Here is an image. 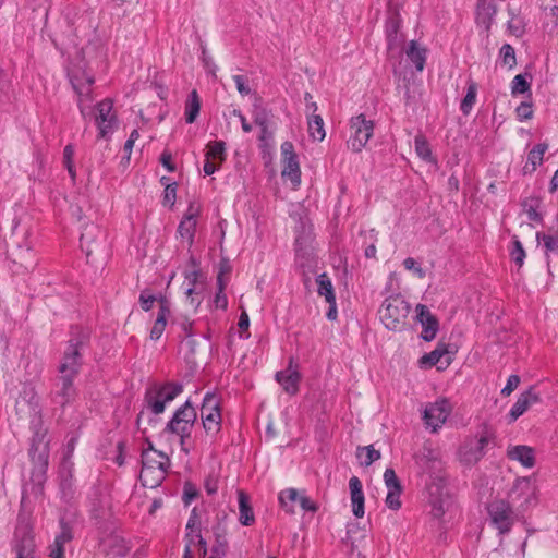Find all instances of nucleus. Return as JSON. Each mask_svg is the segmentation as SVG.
I'll list each match as a JSON object with an SVG mask.
<instances>
[{
	"label": "nucleus",
	"instance_id": "nucleus-44",
	"mask_svg": "<svg viewBox=\"0 0 558 558\" xmlns=\"http://www.w3.org/2000/svg\"><path fill=\"white\" fill-rule=\"evenodd\" d=\"M154 453H156L162 460L158 462V472L156 478L150 483L151 488L159 486L162 483V481L166 478V474L171 464L169 457L165 452L156 449Z\"/></svg>",
	"mask_w": 558,
	"mask_h": 558
},
{
	"label": "nucleus",
	"instance_id": "nucleus-33",
	"mask_svg": "<svg viewBox=\"0 0 558 558\" xmlns=\"http://www.w3.org/2000/svg\"><path fill=\"white\" fill-rule=\"evenodd\" d=\"M19 533V531L15 533L16 543L14 545L16 558H36L33 536L27 531H23L22 536Z\"/></svg>",
	"mask_w": 558,
	"mask_h": 558
},
{
	"label": "nucleus",
	"instance_id": "nucleus-27",
	"mask_svg": "<svg viewBox=\"0 0 558 558\" xmlns=\"http://www.w3.org/2000/svg\"><path fill=\"white\" fill-rule=\"evenodd\" d=\"M105 551L112 558H124L131 550L130 543L120 535L110 534L102 541Z\"/></svg>",
	"mask_w": 558,
	"mask_h": 558
},
{
	"label": "nucleus",
	"instance_id": "nucleus-56",
	"mask_svg": "<svg viewBox=\"0 0 558 558\" xmlns=\"http://www.w3.org/2000/svg\"><path fill=\"white\" fill-rule=\"evenodd\" d=\"M403 266L407 270L411 271L415 277L417 278H424L425 271L424 269L418 265V263L412 258L408 257L403 260Z\"/></svg>",
	"mask_w": 558,
	"mask_h": 558
},
{
	"label": "nucleus",
	"instance_id": "nucleus-51",
	"mask_svg": "<svg viewBox=\"0 0 558 558\" xmlns=\"http://www.w3.org/2000/svg\"><path fill=\"white\" fill-rule=\"evenodd\" d=\"M499 54L504 66L512 69L515 65L517 60L514 49L510 45H504L500 48Z\"/></svg>",
	"mask_w": 558,
	"mask_h": 558
},
{
	"label": "nucleus",
	"instance_id": "nucleus-25",
	"mask_svg": "<svg viewBox=\"0 0 558 558\" xmlns=\"http://www.w3.org/2000/svg\"><path fill=\"white\" fill-rule=\"evenodd\" d=\"M349 492L352 513L356 518H363L365 514V496L359 477L352 476L349 480Z\"/></svg>",
	"mask_w": 558,
	"mask_h": 558
},
{
	"label": "nucleus",
	"instance_id": "nucleus-57",
	"mask_svg": "<svg viewBox=\"0 0 558 558\" xmlns=\"http://www.w3.org/2000/svg\"><path fill=\"white\" fill-rule=\"evenodd\" d=\"M159 162L162 165V167L168 171V172H174L177 171V165L174 163L173 161V157H172V154L170 150L168 149H165L160 157H159Z\"/></svg>",
	"mask_w": 558,
	"mask_h": 558
},
{
	"label": "nucleus",
	"instance_id": "nucleus-41",
	"mask_svg": "<svg viewBox=\"0 0 558 558\" xmlns=\"http://www.w3.org/2000/svg\"><path fill=\"white\" fill-rule=\"evenodd\" d=\"M230 271L229 266H225L221 264L219 274L217 276V284H218V292L215 295V306L216 308H226L228 305L227 296L223 293V289L226 287V282L223 281V276L226 272Z\"/></svg>",
	"mask_w": 558,
	"mask_h": 558
},
{
	"label": "nucleus",
	"instance_id": "nucleus-39",
	"mask_svg": "<svg viewBox=\"0 0 558 558\" xmlns=\"http://www.w3.org/2000/svg\"><path fill=\"white\" fill-rule=\"evenodd\" d=\"M142 470L140 478L142 481L143 486L150 487V483L148 482V476L155 473V470L158 471V462L157 460L150 458L146 452H142Z\"/></svg>",
	"mask_w": 558,
	"mask_h": 558
},
{
	"label": "nucleus",
	"instance_id": "nucleus-54",
	"mask_svg": "<svg viewBox=\"0 0 558 558\" xmlns=\"http://www.w3.org/2000/svg\"><path fill=\"white\" fill-rule=\"evenodd\" d=\"M177 190L178 183H167V186L163 190V206H169L170 208L174 206L177 199Z\"/></svg>",
	"mask_w": 558,
	"mask_h": 558
},
{
	"label": "nucleus",
	"instance_id": "nucleus-35",
	"mask_svg": "<svg viewBox=\"0 0 558 558\" xmlns=\"http://www.w3.org/2000/svg\"><path fill=\"white\" fill-rule=\"evenodd\" d=\"M70 83L78 96L88 95L94 84V77L83 73H69Z\"/></svg>",
	"mask_w": 558,
	"mask_h": 558
},
{
	"label": "nucleus",
	"instance_id": "nucleus-11",
	"mask_svg": "<svg viewBox=\"0 0 558 558\" xmlns=\"http://www.w3.org/2000/svg\"><path fill=\"white\" fill-rule=\"evenodd\" d=\"M80 374L71 373H58L54 380V390L51 392L52 402L58 404L63 410L72 404L77 396L78 391L74 385V380Z\"/></svg>",
	"mask_w": 558,
	"mask_h": 558
},
{
	"label": "nucleus",
	"instance_id": "nucleus-60",
	"mask_svg": "<svg viewBox=\"0 0 558 558\" xmlns=\"http://www.w3.org/2000/svg\"><path fill=\"white\" fill-rule=\"evenodd\" d=\"M520 377L517 375H511L508 377L506 386L502 388L501 393L504 396H510L519 386Z\"/></svg>",
	"mask_w": 558,
	"mask_h": 558
},
{
	"label": "nucleus",
	"instance_id": "nucleus-15",
	"mask_svg": "<svg viewBox=\"0 0 558 558\" xmlns=\"http://www.w3.org/2000/svg\"><path fill=\"white\" fill-rule=\"evenodd\" d=\"M185 283L187 284L185 294L190 304L195 310L201 305L204 300L205 293L208 289L207 276L201 269L183 271Z\"/></svg>",
	"mask_w": 558,
	"mask_h": 558
},
{
	"label": "nucleus",
	"instance_id": "nucleus-58",
	"mask_svg": "<svg viewBox=\"0 0 558 558\" xmlns=\"http://www.w3.org/2000/svg\"><path fill=\"white\" fill-rule=\"evenodd\" d=\"M155 301V295H153L148 289H145L141 292L140 304L143 311H150Z\"/></svg>",
	"mask_w": 558,
	"mask_h": 558
},
{
	"label": "nucleus",
	"instance_id": "nucleus-37",
	"mask_svg": "<svg viewBox=\"0 0 558 558\" xmlns=\"http://www.w3.org/2000/svg\"><path fill=\"white\" fill-rule=\"evenodd\" d=\"M185 530L186 533L184 535V541L191 539L192 542H195V536H199V534H202V521L196 507L191 511Z\"/></svg>",
	"mask_w": 558,
	"mask_h": 558
},
{
	"label": "nucleus",
	"instance_id": "nucleus-45",
	"mask_svg": "<svg viewBox=\"0 0 558 558\" xmlns=\"http://www.w3.org/2000/svg\"><path fill=\"white\" fill-rule=\"evenodd\" d=\"M207 159H213L221 165L225 159V142L214 141L207 144V150L205 154Z\"/></svg>",
	"mask_w": 558,
	"mask_h": 558
},
{
	"label": "nucleus",
	"instance_id": "nucleus-31",
	"mask_svg": "<svg viewBox=\"0 0 558 558\" xmlns=\"http://www.w3.org/2000/svg\"><path fill=\"white\" fill-rule=\"evenodd\" d=\"M537 401L538 396L533 389H529L522 392L509 412L511 422L518 420L523 413H525L529 410L531 405H533Z\"/></svg>",
	"mask_w": 558,
	"mask_h": 558
},
{
	"label": "nucleus",
	"instance_id": "nucleus-21",
	"mask_svg": "<svg viewBox=\"0 0 558 558\" xmlns=\"http://www.w3.org/2000/svg\"><path fill=\"white\" fill-rule=\"evenodd\" d=\"M60 532L56 535L54 542L50 547L49 556L51 558H65L64 545L71 542L74 537L73 527L74 521L66 519L64 515L59 519Z\"/></svg>",
	"mask_w": 558,
	"mask_h": 558
},
{
	"label": "nucleus",
	"instance_id": "nucleus-46",
	"mask_svg": "<svg viewBox=\"0 0 558 558\" xmlns=\"http://www.w3.org/2000/svg\"><path fill=\"white\" fill-rule=\"evenodd\" d=\"M113 104L110 99H105L97 104L96 110V123L97 122H106L107 120L111 119V117H117L114 113H112Z\"/></svg>",
	"mask_w": 558,
	"mask_h": 558
},
{
	"label": "nucleus",
	"instance_id": "nucleus-20",
	"mask_svg": "<svg viewBox=\"0 0 558 558\" xmlns=\"http://www.w3.org/2000/svg\"><path fill=\"white\" fill-rule=\"evenodd\" d=\"M384 483L387 489L385 505L388 509L398 511L401 506L402 486L392 469H386L384 472Z\"/></svg>",
	"mask_w": 558,
	"mask_h": 558
},
{
	"label": "nucleus",
	"instance_id": "nucleus-18",
	"mask_svg": "<svg viewBox=\"0 0 558 558\" xmlns=\"http://www.w3.org/2000/svg\"><path fill=\"white\" fill-rule=\"evenodd\" d=\"M316 292L320 298H324L328 304L326 317L329 320H336L338 317V308L336 301L335 288L331 278L327 274H319L315 279Z\"/></svg>",
	"mask_w": 558,
	"mask_h": 558
},
{
	"label": "nucleus",
	"instance_id": "nucleus-5",
	"mask_svg": "<svg viewBox=\"0 0 558 558\" xmlns=\"http://www.w3.org/2000/svg\"><path fill=\"white\" fill-rule=\"evenodd\" d=\"M279 165L282 183L292 191L299 190L302 182L300 156L292 142L281 144Z\"/></svg>",
	"mask_w": 558,
	"mask_h": 558
},
{
	"label": "nucleus",
	"instance_id": "nucleus-6",
	"mask_svg": "<svg viewBox=\"0 0 558 558\" xmlns=\"http://www.w3.org/2000/svg\"><path fill=\"white\" fill-rule=\"evenodd\" d=\"M183 391V385L178 381L154 384L146 388L144 403L154 415L165 412L166 404L173 401Z\"/></svg>",
	"mask_w": 558,
	"mask_h": 558
},
{
	"label": "nucleus",
	"instance_id": "nucleus-52",
	"mask_svg": "<svg viewBox=\"0 0 558 558\" xmlns=\"http://www.w3.org/2000/svg\"><path fill=\"white\" fill-rule=\"evenodd\" d=\"M476 86L474 84L469 85L466 95L461 102V110L463 113H470L476 100Z\"/></svg>",
	"mask_w": 558,
	"mask_h": 558
},
{
	"label": "nucleus",
	"instance_id": "nucleus-47",
	"mask_svg": "<svg viewBox=\"0 0 558 558\" xmlns=\"http://www.w3.org/2000/svg\"><path fill=\"white\" fill-rule=\"evenodd\" d=\"M256 124L259 125L262 132V140L266 138V135H271L274 131V121L268 117L265 111L257 112L255 117Z\"/></svg>",
	"mask_w": 558,
	"mask_h": 558
},
{
	"label": "nucleus",
	"instance_id": "nucleus-49",
	"mask_svg": "<svg viewBox=\"0 0 558 558\" xmlns=\"http://www.w3.org/2000/svg\"><path fill=\"white\" fill-rule=\"evenodd\" d=\"M530 90V82L527 81V76L524 74H518L511 82V93L512 95L524 94Z\"/></svg>",
	"mask_w": 558,
	"mask_h": 558
},
{
	"label": "nucleus",
	"instance_id": "nucleus-3",
	"mask_svg": "<svg viewBox=\"0 0 558 558\" xmlns=\"http://www.w3.org/2000/svg\"><path fill=\"white\" fill-rule=\"evenodd\" d=\"M428 492L432 515L442 523L454 520L459 513V510L456 500L448 487L441 481H439L433 483L429 486Z\"/></svg>",
	"mask_w": 558,
	"mask_h": 558
},
{
	"label": "nucleus",
	"instance_id": "nucleus-38",
	"mask_svg": "<svg viewBox=\"0 0 558 558\" xmlns=\"http://www.w3.org/2000/svg\"><path fill=\"white\" fill-rule=\"evenodd\" d=\"M414 148L415 153L423 161L426 163L435 165L436 158L433 155L432 148L426 141V138L422 135H417L414 138Z\"/></svg>",
	"mask_w": 558,
	"mask_h": 558
},
{
	"label": "nucleus",
	"instance_id": "nucleus-10",
	"mask_svg": "<svg viewBox=\"0 0 558 558\" xmlns=\"http://www.w3.org/2000/svg\"><path fill=\"white\" fill-rule=\"evenodd\" d=\"M451 411V403L446 398H438L433 402L424 404L422 418L426 429L432 433L438 432L447 422Z\"/></svg>",
	"mask_w": 558,
	"mask_h": 558
},
{
	"label": "nucleus",
	"instance_id": "nucleus-23",
	"mask_svg": "<svg viewBox=\"0 0 558 558\" xmlns=\"http://www.w3.org/2000/svg\"><path fill=\"white\" fill-rule=\"evenodd\" d=\"M452 362V356L445 343H438L432 352L424 354L418 364L422 368L436 366L439 371L446 369Z\"/></svg>",
	"mask_w": 558,
	"mask_h": 558
},
{
	"label": "nucleus",
	"instance_id": "nucleus-32",
	"mask_svg": "<svg viewBox=\"0 0 558 558\" xmlns=\"http://www.w3.org/2000/svg\"><path fill=\"white\" fill-rule=\"evenodd\" d=\"M23 405H27L36 414L40 413L36 390L31 385H24L20 391L15 403L16 413L24 410Z\"/></svg>",
	"mask_w": 558,
	"mask_h": 558
},
{
	"label": "nucleus",
	"instance_id": "nucleus-2",
	"mask_svg": "<svg viewBox=\"0 0 558 558\" xmlns=\"http://www.w3.org/2000/svg\"><path fill=\"white\" fill-rule=\"evenodd\" d=\"M90 330L81 325H71L69 340L61 355L58 373L80 374L84 364L83 352L90 344Z\"/></svg>",
	"mask_w": 558,
	"mask_h": 558
},
{
	"label": "nucleus",
	"instance_id": "nucleus-28",
	"mask_svg": "<svg viewBox=\"0 0 558 558\" xmlns=\"http://www.w3.org/2000/svg\"><path fill=\"white\" fill-rule=\"evenodd\" d=\"M510 460L520 463L523 468L531 469L535 464L534 449L524 445H512L507 448Z\"/></svg>",
	"mask_w": 558,
	"mask_h": 558
},
{
	"label": "nucleus",
	"instance_id": "nucleus-22",
	"mask_svg": "<svg viewBox=\"0 0 558 558\" xmlns=\"http://www.w3.org/2000/svg\"><path fill=\"white\" fill-rule=\"evenodd\" d=\"M511 505L508 500L496 499L488 506L492 522L500 532L509 530L511 524Z\"/></svg>",
	"mask_w": 558,
	"mask_h": 558
},
{
	"label": "nucleus",
	"instance_id": "nucleus-8",
	"mask_svg": "<svg viewBox=\"0 0 558 558\" xmlns=\"http://www.w3.org/2000/svg\"><path fill=\"white\" fill-rule=\"evenodd\" d=\"M77 19L78 15L74 10H64L57 21L56 31L50 35L53 46L62 53L65 48L78 46Z\"/></svg>",
	"mask_w": 558,
	"mask_h": 558
},
{
	"label": "nucleus",
	"instance_id": "nucleus-12",
	"mask_svg": "<svg viewBox=\"0 0 558 558\" xmlns=\"http://www.w3.org/2000/svg\"><path fill=\"white\" fill-rule=\"evenodd\" d=\"M374 123L363 114L353 117L350 120V136L347 145L354 153L361 151L373 136Z\"/></svg>",
	"mask_w": 558,
	"mask_h": 558
},
{
	"label": "nucleus",
	"instance_id": "nucleus-63",
	"mask_svg": "<svg viewBox=\"0 0 558 558\" xmlns=\"http://www.w3.org/2000/svg\"><path fill=\"white\" fill-rule=\"evenodd\" d=\"M220 167V163L213 160V159H207V157H205V161H204V166H203V171L205 173V175H211L214 174Z\"/></svg>",
	"mask_w": 558,
	"mask_h": 558
},
{
	"label": "nucleus",
	"instance_id": "nucleus-1",
	"mask_svg": "<svg viewBox=\"0 0 558 558\" xmlns=\"http://www.w3.org/2000/svg\"><path fill=\"white\" fill-rule=\"evenodd\" d=\"M31 428L33 430L28 450V456L32 461L31 481L35 486L41 489L47 480L49 446L48 441L45 440L47 429L43 426L40 415L31 422Z\"/></svg>",
	"mask_w": 558,
	"mask_h": 558
},
{
	"label": "nucleus",
	"instance_id": "nucleus-50",
	"mask_svg": "<svg viewBox=\"0 0 558 558\" xmlns=\"http://www.w3.org/2000/svg\"><path fill=\"white\" fill-rule=\"evenodd\" d=\"M399 21L397 19H391L386 24V34L388 39V45L391 48L400 43L401 38L398 36Z\"/></svg>",
	"mask_w": 558,
	"mask_h": 558
},
{
	"label": "nucleus",
	"instance_id": "nucleus-53",
	"mask_svg": "<svg viewBox=\"0 0 558 558\" xmlns=\"http://www.w3.org/2000/svg\"><path fill=\"white\" fill-rule=\"evenodd\" d=\"M510 256L511 259L521 267L525 259V252L522 247V244L518 239H513L511 247H510Z\"/></svg>",
	"mask_w": 558,
	"mask_h": 558
},
{
	"label": "nucleus",
	"instance_id": "nucleus-7",
	"mask_svg": "<svg viewBox=\"0 0 558 558\" xmlns=\"http://www.w3.org/2000/svg\"><path fill=\"white\" fill-rule=\"evenodd\" d=\"M410 311L409 303L400 294L387 298L379 310V318L384 326L393 331L403 329Z\"/></svg>",
	"mask_w": 558,
	"mask_h": 558
},
{
	"label": "nucleus",
	"instance_id": "nucleus-16",
	"mask_svg": "<svg viewBox=\"0 0 558 558\" xmlns=\"http://www.w3.org/2000/svg\"><path fill=\"white\" fill-rule=\"evenodd\" d=\"M89 512L95 526L102 532H107L109 530V519L111 518L110 502L99 488L93 492Z\"/></svg>",
	"mask_w": 558,
	"mask_h": 558
},
{
	"label": "nucleus",
	"instance_id": "nucleus-43",
	"mask_svg": "<svg viewBox=\"0 0 558 558\" xmlns=\"http://www.w3.org/2000/svg\"><path fill=\"white\" fill-rule=\"evenodd\" d=\"M308 133L314 141H323L325 138L326 132L320 116L313 114L308 118Z\"/></svg>",
	"mask_w": 558,
	"mask_h": 558
},
{
	"label": "nucleus",
	"instance_id": "nucleus-55",
	"mask_svg": "<svg viewBox=\"0 0 558 558\" xmlns=\"http://www.w3.org/2000/svg\"><path fill=\"white\" fill-rule=\"evenodd\" d=\"M198 495L199 492L192 482L187 481L184 483L182 500L185 506H189L192 501H194Z\"/></svg>",
	"mask_w": 558,
	"mask_h": 558
},
{
	"label": "nucleus",
	"instance_id": "nucleus-13",
	"mask_svg": "<svg viewBox=\"0 0 558 558\" xmlns=\"http://www.w3.org/2000/svg\"><path fill=\"white\" fill-rule=\"evenodd\" d=\"M201 417L206 433H217L221 425L220 397L208 391L203 398Z\"/></svg>",
	"mask_w": 558,
	"mask_h": 558
},
{
	"label": "nucleus",
	"instance_id": "nucleus-36",
	"mask_svg": "<svg viewBox=\"0 0 558 558\" xmlns=\"http://www.w3.org/2000/svg\"><path fill=\"white\" fill-rule=\"evenodd\" d=\"M201 99L196 89H193L185 101L184 119L185 122L194 123L199 114Z\"/></svg>",
	"mask_w": 558,
	"mask_h": 558
},
{
	"label": "nucleus",
	"instance_id": "nucleus-40",
	"mask_svg": "<svg viewBox=\"0 0 558 558\" xmlns=\"http://www.w3.org/2000/svg\"><path fill=\"white\" fill-rule=\"evenodd\" d=\"M407 56L409 60L415 65L417 71H423L425 60H426V50L425 48L418 46L416 43L412 41L409 45L407 50Z\"/></svg>",
	"mask_w": 558,
	"mask_h": 558
},
{
	"label": "nucleus",
	"instance_id": "nucleus-30",
	"mask_svg": "<svg viewBox=\"0 0 558 558\" xmlns=\"http://www.w3.org/2000/svg\"><path fill=\"white\" fill-rule=\"evenodd\" d=\"M198 210L194 211L193 204H190L187 213L184 215L183 219L180 221L178 226V233L182 239H186L189 245L191 246L194 242V236L196 232V216Z\"/></svg>",
	"mask_w": 558,
	"mask_h": 558
},
{
	"label": "nucleus",
	"instance_id": "nucleus-48",
	"mask_svg": "<svg viewBox=\"0 0 558 558\" xmlns=\"http://www.w3.org/2000/svg\"><path fill=\"white\" fill-rule=\"evenodd\" d=\"M96 124L98 128L97 138L109 140L118 125V118L111 117V119L107 120L106 122H97Z\"/></svg>",
	"mask_w": 558,
	"mask_h": 558
},
{
	"label": "nucleus",
	"instance_id": "nucleus-42",
	"mask_svg": "<svg viewBox=\"0 0 558 558\" xmlns=\"http://www.w3.org/2000/svg\"><path fill=\"white\" fill-rule=\"evenodd\" d=\"M380 458V453L372 445L359 447L356 450V459L362 466H369L373 462Z\"/></svg>",
	"mask_w": 558,
	"mask_h": 558
},
{
	"label": "nucleus",
	"instance_id": "nucleus-17",
	"mask_svg": "<svg viewBox=\"0 0 558 558\" xmlns=\"http://www.w3.org/2000/svg\"><path fill=\"white\" fill-rule=\"evenodd\" d=\"M279 502L286 512L295 513L298 507L304 511L315 512L317 510L316 504L308 498L303 490L295 488H287L280 492Z\"/></svg>",
	"mask_w": 558,
	"mask_h": 558
},
{
	"label": "nucleus",
	"instance_id": "nucleus-34",
	"mask_svg": "<svg viewBox=\"0 0 558 558\" xmlns=\"http://www.w3.org/2000/svg\"><path fill=\"white\" fill-rule=\"evenodd\" d=\"M548 146L545 143L535 145L527 154L526 163L524 166L525 173L534 172L538 166L543 163L544 155L547 151Z\"/></svg>",
	"mask_w": 558,
	"mask_h": 558
},
{
	"label": "nucleus",
	"instance_id": "nucleus-26",
	"mask_svg": "<svg viewBox=\"0 0 558 558\" xmlns=\"http://www.w3.org/2000/svg\"><path fill=\"white\" fill-rule=\"evenodd\" d=\"M500 0H478L476 8L477 25L488 29L493 24Z\"/></svg>",
	"mask_w": 558,
	"mask_h": 558
},
{
	"label": "nucleus",
	"instance_id": "nucleus-14",
	"mask_svg": "<svg viewBox=\"0 0 558 558\" xmlns=\"http://www.w3.org/2000/svg\"><path fill=\"white\" fill-rule=\"evenodd\" d=\"M486 434L476 435L465 439L458 451V459L464 466L475 465L485 454V447L488 444Z\"/></svg>",
	"mask_w": 558,
	"mask_h": 558
},
{
	"label": "nucleus",
	"instance_id": "nucleus-62",
	"mask_svg": "<svg viewBox=\"0 0 558 558\" xmlns=\"http://www.w3.org/2000/svg\"><path fill=\"white\" fill-rule=\"evenodd\" d=\"M74 153H75V149H74V145L73 144H68L64 149H63V166L65 167V169L68 167H74Z\"/></svg>",
	"mask_w": 558,
	"mask_h": 558
},
{
	"label": "nucleus",
	"instance_id": "nucleus-61",
	"mask_svg": "<svg viewBox=\"0 0 558 558\" xmlns=\"http://www.w3.org/2000/svg\"><path fill=\"white\" fill-rule=\"evenodd\" d=\"M125 450H126V441L125 440L118 441L117 456L114 457L113 461L119 466H122L125 463Z\"/></svg>",
	"mask_w": 558,
	"mask_h": 558
},
{
	"label": "nucleus",
	"instance_id": "nucleus-64",
	"mask_svg": "<svg viewBox=\"0 0 558 558\" xmlns=\"http://www.w3.org/2000/svg\"><path fill=\"white\" fill-rule=\"evenodd\" d=\"M60 487H61L63 493L65 490H71L72 489V473H71L70 470L66 473L65 472L61 473Z\"/></svg>",
	"mask_w": 558,
	"mask_h": 558
},
{
	"label": "nucleus",
	"instance_id": "nucleus-19",
	"mask_svg": "<svg viewBox=\"0 0 558 558\" xmlns=\"http://www.w3.org/2000/svg\"><path fill=\"white\" fill-rule=\"evenodd\" d=\"M415 320L421 325V337L425 341H432L436 338L439 330V322L432 311L424 304L415 306Z\"/></svg>",
	"mask_w": 558,
	"mask_h": 558
},
{
	"label": "nucleus",
	"instance_id": "nucleus-59",
	"mask_svg": "<svg viewBox=\"0 0 558 558\" xmlns=\"http://www.w3.org/2000/svg\"><path fill=\"white\" fill-rule=\"evenodd\" d=\"M517 117L520 121L529 120L533 116V107L531 102H522L515 110Z\"/></svg>",
	"mask_w": 558,
	"mask_h": 558
},
{
	"label": "nucleus",
	"instance_id": "nucleus-9",
	"mask_svg": "<svg viewBox=\"0 0 558 558\" xmlns=\"http://www.w3.org/2000/svg\"><path fill=\"white\" fill-rule=\"evenodd\" d=\"M538 487L530 476H522L514 480L507 493V500L512 507L525 510L537 504Z\"/></svg>",
	"mask_w": 558,
	"mask_h": 558
},
{
	"label": "nucleus",
	"instance_id": "nucleus-29",
	"mask_svg": "<svg viewBox=\"0 0 558 558\" xmlns=\"http://www.w3.org/2000/svg\"><path fill=\"white\" fill-rule=\"evenodd\" d=\"M170 303L169 301L161 296L159 299V310L155 323L150 329V339L157 341L162 336L165 328L167 326L168 317L170 316Z\"/></svg>",
	"mask_w": 558,
	"mask_h": 558
},
{
	"label": "nucleus",
	"instance_id": "nucleus-24",
	"mask_svg": "<svg viewBox=\"0 0 558 558\" xmlns=\"http://www.w3.org/2000/svg\"><path fill=\"white\" fill-rule=\"evenodd\" d=\"M276 379L287 393L295 395L301 379L298 365L290 361L286 369L277 373Z\"/></svg>",
	"mask_w": 558,
	"mask_h": 558
},
{
	"label": "nucleus",
	"instance_id": "nucleus-4",
	"mask_svg": "<svg viewBox=\"0 0 558 558\" xmlns=\"http://www.w3.org/2000/svg\"><path fill=\"white\" fill-rule=\"evenodd\" d=\"M197 420V412L190 399L179 407L163 428L165 434L180 437L181 450L189 452L184 447L185 440L191 437L192 429Z\"/></svg>",
	"mask_w": 558,
	"mask_h": 558
}]
</instances>
